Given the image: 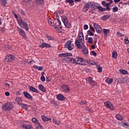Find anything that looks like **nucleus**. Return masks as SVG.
<instances>
[{
  "mask_svg": "<svg viewBox=\"0 0 129 129\" xmlns=\"http://www.w3.org/2000/svg\"><path fill=\"white\" fill-rule=\"evenodd\" d=\"M61 88H62V91L63 92H69V87H68V85H63L62 87H61Z\"/></svg>",
  "mask_w": 129,
  "mask_h": 129,
  "instance_id": "ddd939ff",
  "label": "nucleus"
},
{
  "mask_svg": "<svg viewBox=\"0 0 129 129\" xmlns=\"http://www.w3.org/2000/svg\"><path fill=\"white\" fill-rule=\"evenodd\" d=\"M32 63H35V60L32 59V60H30L29 62H28V64H32Z\"/></svg>",
  "mask_w": 129,
  "mask_h": 129,
  "instance_id": "69168bd1",
  "label": "nucleus"
},
{
  "mask_svg": "<svg viewBox=\"0 0 129 129\" xmlns=\"http://www.w3.org/2000/svg\"><path fill=\"white\" fill-rule=\"evenodd\" d=\"M106 82L108 84H111L112 82H113V79L112 78H108L106 80Z\"/></svg>",
  "mask_w": 129,
  "mask_h": 129,
  "instance_id": "cd10ccee",
  "label": "nucleus"
},
{
  "mask_svg": "<svg viewBox=\"0 0 129 129\" xmlns=\"http://www.w3.org/2000/svg\"><path fill=\"white\" fill-rule=\"evenodd\" d=\"M88 34L89 35V36H94V33L92 32V31L91 30H88Z\"/></svg>",
  "mask_w": 129,
  "mask_h": 129,
  "instance_id": "a18cd8bd",
  "label": "nucleus"
},
{
  "mask_svg": "<svg viewBox=\"0 0 129 129\" xmlns=\"http://www.w3.org/2000/svg\"><path fill=\"white\" fill-rule=\"evenodd\" d=\"M15 59V56L13 55H9L6 56V58H5V61H6V62H11V61H14Z\"/></svg>",
  "mask_w": 129,
  "mask_h": 129,
  "instance_id": "6e6552de",
  "label": "nucleus"
},
{
  "mask_svg": "<svg viewBox=\"0 0 129 129\" xmlns=\"http://www.w3.org/2000/svg\"><path fill=\"white\" fill-rule=\"evenodd\" d=\"M0 4H1V5L4 7H6L7 5V0H1Z\"/></svg>",
  "mask_w": 129,
  "mask_h": 129,
  "instance_id": "72a5a7b5",
  "label": "nucleus"
},
{
  "mask_svg": "<svg viewBox=\"0 0 129 129\" xmlns=\"http://www.w3.org/2000/svg\"><path fill=\"white\" fill-rule=\"evenodd\" d=\"M119 72L120 73H121V74H127V71H126L125 70H119Z\"/></svg>",
  "mask_w": 129,
  "mask_h": 129,
  "instance_id": "a19ab883",
  "label": "nucleus"
},
{
  "mask_svg": "<svg viewBox=\"0 0 129 129\" xmlns=\"http://www.w3.org/2000/svg\"><path fill=\"white\" fill-rule=\"evenodd\" d=\"M80 41H79V40L76 39L75 41V44L78 49H82L83 47H82V46L81 44H80Z\"/></svg>",
  "mask_w": 129,
  "mask_h": 129,
  "instance_id": "4468645a",
  "label": "nucleus"
},
{
  "mask_svg": "<svg viewBox=\"0 0 129 129\" xmlns=\"http://www.w3.org/2000/svg\"><path fill=\"white\" fill-rule=\"evenodd\" d=\"M40 48H51V45L46 43L43 42L41 45H39Z\"/></svg>",
  "mask_w": 129,
  "mask_h": 129,
  "instance_id": "9b49d317",
  "label": "nucleus"
},
{
  "mask_svg": "<svg viewBox=\"0 0 129 129\" xmlns=\"http://www.w3.org/2000/svg\"><path fill=\"white\" fill-rule=\"evenodd\" d=\"M70 56H72V53L67 52L64 53H60L58 54V57H60V58L66 57H69Z\"/></svg>",
  "mask_w": 129,
  "mask_h": 129,
  "instance_id": "1a4fd4ad",
  "label": "nucleus"
},
{
  "mask_svg": "<svg viewBox=\"0 0 129 129\" xmlns=\"http://www.w3.org/2000/svg\"><path fill=\"white\" fill-rule=\"evenodd\" d=\"M62 21L65 26L67 28H68V29H70V27H71V24L70 23H69V21L67 20V18L66 17V16H62L61 17Z\"/></svg>",
  "mask_w": 129,
  "mask_h": 129,
  "instance_id": "39448f33",
  "label": "nucleus"
},
{
  "mask_svg": "<svg viewBox=\"0 0 129 129\" xmlns=\"http://www.w3.org/2000/svg\"><path fill=\"white\" fill-rule=\"evenodd\" d=\"M32 121L34 123H35L36 124H39V120L36 118H33L32 119Z\"/></svg>",
  "mask_w": 129,
  "mask_h": 129,
  "instance_id": "f704fd0d",
  "label": "nucleus"
},
{
  "mask_svg": "<svg viewBox=\"0 0 129 129\" xmlns=\"http://www.w3.org/2000/svg\"><path fill=\"white\" fill-rule=\"evenodd\" d=\"M13 14H14L15 18H16V19H18V15H17V14L14 12V11H13Z\"/></svg>",
  "mask_w": 129,
  "mask_h": 129,
  "instance_id": "0e129e2a",
  "label": "nucleus"
},
{
  "mask_svg": "<svg viewBox=\"0 0 129 129\" xmlns=\"http://www.w3.org/2000/svg\"><path fill=\"white\" fill-rule=\"evenodd\" d=\"M37 124H38V126H36V129H43V126L39 123Z\"/></svg>",
  "mask_w": 129,
  "mask_h": 129,
  "instance_id": "864d4df0",
  "label": "nucleus"
},
{
  "mask_svg": "<svg viewBox=\"0 0 129 129\" xmlns=\"http://www.w3.org/2000/svg\"><path fill=\"white\" fill-rule=\"evenodd\" d=\"M90 7V5L89 3H87L86 5H84V10L85 13H86V12H87V11H88V10H89V8Z\"/></svg>",
  "mask_w": 129,
  "mask_h": 129,
  "instance_id": "aec40b11",
  "label": "nucleus"
},
{
  "mask_svg": "<svg viewBox=\"0 0 129 129\" xmlns=\"http://www.w3.org/2000/svg\"><path fill=\"white\" fill-rule=\"evenodd\" d=\"M117 11H118V8H117L116 6L113 8V12L114 13H115V12H117Z\"/></svg>",
  "mask_w": 129,
  "mask_h": 129,
  "instance_id": "3c124183",
  "label": "nucleus"
},
{
  "mask_svg": "<svg viewBox=\"0 0 129 129\" xmlns=\"http://www.w3.org/2000/svg\"><path fill=\"white\" fill-rule=\"evenodd\" d=\"M86 80L87 81L88 83H94L95 84H96V82L92 80V78L91 77L87 78Z\"/></svg>",
  "mask_w": 129,
  "mask_h": 129,
  "instance_id": "f3484780",
  "label": "nucleus"
},
{
  "mask_svg": "<svg viewBox=\"0 0 129 129\" xmlns=\"http://www.w3.org/2000/svg\"><path fill=\"white\" fill-rule=\"evenodd\" d=\"M124 125H125L126 126H127L126 128H129V124H127V123L124 122Z\"/></svg>",
  "mask_w": 129,
  "mask_h": 129,
  "instance_id": "338daca9",
  "label": "nucleus"
},
{
  "mask_svg": "<svg viewBox=\"0 0 129 129\" xmlns=\"http://www.w3.org/2000/svg\"><path fill=\"white\" fill-rule=\"evenodd\" d=\"M13 103L8 102L2 106V109L3 110H11V109H13Z\"/></svg>",
  "mask_w": 129,
  "mask_h": 129,
  "instance_id": "f03ea898",
  "label": "nucleus"
},
{
  "mask_svg": "<svg viewBox=\"0 0 129 129\" xmlns=\"http://www.w3.org/2000/svg\"><path fill=\"white\" fill-rule=\"evenodd\" d=\"M104 104L106 107H108V108H109L110 109H113V106H112V104H111L110 102H105Z\"/></svg>",
  "mask_w": 129,
  "mask_h": 129,
  "instance_id": "9d476101",
  "label": "nucleus"
},
{
  "mask_svg": "<svg viewBox=\"0 0 129 129\" xmlns=\"http://www.w3.org/2000/svg\"><path fill=\"white\" fill-rule=\"evenodd\" d=\"M64 48H68V50L71 51L74 49V44L72 43V41H71V40H69L65 44Z\"/></svg>",
  "mask_w": 129,
  "mask_h": 129,
  "instance_id": "20e7f679",
  "label": "nucleus"
},
{
  "mask_svg": "<svg viewBox=\"0 0 129 129\" xmlns=\"http://www.w3.org/2000/svg\"><path fill=\"white\" fill-rule=\"evenodd\" d=\"M83 47L82 48V51L84 53V54H85L86 55H87L88 54V49L86 48V46L84 44Z\"/></svg>",
  "mask_w": 129,
  "mask_h": 129,
  "instance_id": "412c9836",
  "label": "nucleus"
},
{
  "mask_svg": "<svg viewBox=\"0 0 129 129\" xmlns=\"http://www.w3.org/2000/svg\"><path fill=\"white\" fill-rule=\"evenodd\" d=\"M29 90H30V91H32V92H35L36 93H39V91H38V90L37 89L35 88V87H34L33 86L29 87Z\"/></svg>",
  "mask_w": 129,
  "mask_h": 129,
  "instance_id": "6ab92c4d",
  "label": "nucleus"
},
{
  "mask_svg": "<svg viewBox=\"0 0 129 129\" xmlns=\"http://www.w3.org/2000/svg\"><path fill=\"white\" fill-rule=\"evenodd\" d=\"M18 23L21 28H25L26 31H29V26H28V24H27V22L20 19V20H18Z\"/></svg>",
  "mask_w": 129,
  "mask_h": 129,
  "instance_id": "f257e3e1",
  "label": "nucleus"
},
{
  "mask_svg": "<svg viewBox=\"0 0 129 129\" xmlns=\"http://www.w3.org/2000/svg\"><path fill=\"white\" fill-rule=\"evenodd\" d=\"M84 30H87V29H88V25H85L84 26Z\"/></svg>",
  "mask_w": 129,
  "mask_h": 129,
  "instance_id": "052dcab7",
  "label": "nucleus"
},
{
  "mask_svg": "<svg viewBox=\"0 0 129 129\" xmlns=\"http://www.w3.org/2000/svg\"><path fill=\"white\" fill-rule=\"evenodd\" d=\"M19 105H20V106L22 107V108H24V109H25L26 110H28V105H27L26 104L21 103Z\"/></svg>",
  "mask_w": 129,
  "mask_h": 129,
  "instance_id": "a878e982",
  "label": "nucleus"
},
{
  "mask_svg": "<svg viewBox=\"0 0 129 129\" xmlns=\"http://www.w3.org/2000/svg\"><path fill=\"white\" fill-rule=\"evenodd\" d=\"M88 42L89 44H93V38L92 37H89L88 39Z\"/></svg>",
  "mask_w": 129,
  "mask_h": 129,
  "instance_id": "79ce46f5",
  "label": "nucleus"
},
{
  "mask_svg": "<svg viewBox=\"0 0 129 129\" xmlns=\"http://www.w3.org/2000/svg\"><path fill=\"white\" fill-rule=\"evenodd\" d=\"M110 5H111V4L109 3L106 4L105 7L106 10H107V11H110V8H109V6Z\"/></svg>",
  "mask_w": 129,
  "mask_h": 129,
  "instance_id": "4c0bfd02",
  "label": "nucleus"
},
{
  "mask_svg": "<svg viewBox=\"0 0 129 129\" xmlns=\"http://www.w3.org/2000/svg\"><path fill=\"white\" fill-rule=\"evenodd\" d=\"M5 95H6V96H10V92H5Z\"/></svg>",
  "mask_w": 129,
  "mask_h": 129,
  "instance_id": "774afa93",
  "label": "nucleus"
},
{
  "mask_svg": "<svg viewBox=\"0 0 129 129\" xmlns=\"http://www.w3.org/2000/svg\"><path fill=\"white\" fill-rule=\"evenodd\" d=\"M97 9L100 12H105L106 10V8H102L101 6H98Z\"/></svg>",
  "mask_w": 129,
  "mask_h": 129,
  "instance_id": "473e14b6",
  "label": "nucleus"
},
{
  "mask_svg": "<svg viewBox=\"0 0 129 129\" xmlns=\"http://www.w3.org/2000/svg\"><path fill=\"white\" fill-rule=\"evenodd\" d=\"M103 32L104 34L105 37H107V35H108V34H109L110 31L109 30V29H103Z\"/></svg>",
  "mask_w": 129,
  "mask_h": 129,
  "instance_id": "5701e85b",
  "label": "nucleus"
},
{
  "mask_svg": "<svg viewBox=\"0 0 129 129\" xmlns=\"http://www.w3.org/2000/svg\"><path fill=\"white\" fill-rule=\"evenodd\" d=\"M53 123H55V124H57V125H59V124L61 123V122H60V121H58L55 119L53 120Z\"/></svg>",
  "mask_w": 129,
  "mask_h": 129,
  "instance_id": "c03bdc74",
  "label": "nucleus"
},
{
  "mask_svg": "<svg viewBox=\"0 0 129 129\" xmlns=\"http://www.w3.org/2000/svg\"><path fill=\"white\" fill-rule=\"evenodd\" d=\"M86 110H87L89 112H93V110L89 108L88 107H86Z\"/></svg>",
  "mask_w": 129,
  "mask_h": 129,
  "instance_id": "8fccbe9b",
  "label": "nucleus"
},
{
  "mask_svg": "<svg viewBox=\"0 0 129 129\" xmlns=\"http://www.w3.org/2000/svg\"><path fill=\"white\" fill-rule=\"evenodd\" d=\"M33 68L34 69H37L39 71H42L43 70V67H38L37 66H34Z\"/></svg>",
  "mask_w": 129,
  "mask_h": 129,
  "instance_id": "c85d7f7f",
  "label": "nucleus"
},
{
  "mask_svg": "<svg viewBox=\"0 0 129 129\" xmlns=\"http://www.w3.org/2000/svg\"><path fill=\"white\" fill-rule=\"evenodd\" d=\"M124 78H119L117 79L118 83H124Z\"/></svg>",
  "mask_w": 129,
  "mask_h": 129,
  "instance_id": "393cba45",
  "label": "nucleus"
},
{
  "mask_svg": "<svg viewBox=\"0 0 129 129\" xmlns=\"http://www.w3.org/2000/svg\"><path fill=\"white\" fill-rule=\"evenodd\" d=\"M91 54H92L93 56H96V55L97 54V53L93 50L91 51Z\"/></svg>",
  "mask_w": 129,
  "mask_h": 129,
  "instance_id": "13d9d810",
  "label": "nucleus"
},
{
  "mask_svg": "<svg viewBox=\"0 0 129 129\" xmlns=\"http://www.w3.org/2000/svg\"><path fill=\"white\" fill-rule=\"evenodd\" d=\"M41 117L42 120L45 122H46V121H49V120H51V118H48L46 117L45 115H42Z\"/></svg>",
  "mask_w": 129,
  "mask_h": 129,
  "instance_id": "b1692460",
  "label": "nucleus"
},
{
  "mask_svg": "<svg viewBox=\"0 0 129 129\" xmlns=\"http://www.w3.org/2000/svg\"><path fill=\"white\" fill-rule=\"evenodd\" d=\"M109 18H110V15H104L102 17V20H103V21H106V20H107V19H109Z\"/></svg>",
  "mask_w": 129,
  "mask_h": 129,
  "instance_id": "bb28decb",
  "label": "nucleus"
},
{
  "mask_svg": "<svg viewBox=\"0 0 129 129\" xmlns=\"http://www.w3.org/2000/svg\"><path fill=\"white\" fill-rule=\"evenodd\" d=\"M46 37L47 38L48 40H50L51 41L54 40V38H53L52 36H48L46 35Z\"/></svg>",
  "mask_w": 129,
  "mask_h": 129,
  "instance_id": "603ef678",
  "label": "nucleus"
},
{
  "mask_svg": "<svg viewBox=\"0 0 129 129\" xmlns=\"http://www.w3.org/2000/svg\"><path fill=\"white\" fill-rule=\"evenodd\" d=\"M56 98H57V99L58 100L63 101V100H64L65 99V97H64V96H63V95H62L61 94H59L56 96Z\"/></svg>",
  "mask_w": 129,
  "mask_h": 129,
  "instance_id": "2eb2a0df",
  "label": "nucleus"
},
{
  "mask_svg": "<svg viewBox=\"0 0 129 129\" xmlns=\"http://www.w3.org/2000/svg\"><path fill=\"white\" fill-rule=\"evenodd\" d=\"M115 117L118 120H122V119H123V117L118 114L116 115Z\"/></svg>",
  "mask_w": 129,
  "mask_h": 129,
  "instance_id": "7c9ffc66",
  "label": "nucleus"
},
{
  "mask_svg": "<svg viewBox=\"0 0 129 129\" xmlns=\"http://www.w3.org/2000/svg\"><path fill=\"white\" fill-rule=\"evenodd\" d=\"M90 7L91 8V9H94V10L97 9L98 6L95 5V3L93 2H90L89 3Z\"/></svg>",
  "mask_w": 129,
  "mask_h": 129,
  "instance_id": "dca6fc26",
  "label": "nucleus"
},
{
  "mask_svg": "<svg viewBox=\"0 0 129 129\" xmlns=\"http://www.w3.org/2000/svg\"><path fill=\"white\" fill-rule=\"evenodd\" d=\"M117 35L119 37H122V34L120 33V32H117Z\"/></svg>",
  "mask_w": 129,
  "mask_h": 129,
  "instance_id": "680f3d73",
  "label": "nucleus"
},
{
  "mask_svg": "<svg viewBox=\"0 0 129 129\" xmlns=\"http://www.w3.org/2000/svg\"><path fill=\"white\" fill-rule=\"evenodd\" d=\"M102 5L104 6V7H105V6H106V2H105V1L102 2Z\"/></svg>",
  "mask_w": 129,
  "mask_h": 129,
  "instance_id": "e2e57ef3",
  "label": "nucleus"
},
{
  "mask_svg": "<svg viewBox=\"0 0 129 129\" xmlns=\"http://www.w3.org/2000/svg\"><path fill=\"white\" fill-rule=\"evenodd\" d=\"M112 54L113 58H114L115 59L117 58V52H116V51H113Z\"/></svg>",
  "mask_w": 129,
  "mask_h": 129,
  "instance_id": "58836bf2",
  "label": "nucleus"
},
{
  "mask_svg": "<svg viewBox=\"0 0 129 129\" xmlns=\"http://www.w3.org/2000/svg\"><path fill=\"white\" fill-rule=\"evenodd\" d=\"M74 59L75 58H70L69 57L67 58V60H68V61H69V62H72V63H73V64H74Z\"/></svg>",
  "mask_w": 129,
  "mask_h": 129,
  "instance_id": "ea45409f",
  "label": "nucleus"
},
{
  "mask_svg": "<svg viewBox=\"0 0 129 129\" xmlns=\"http://www.w3.org/2000/svg\"><path fill=\"white\" fill-rule=\"evenodd\" d=\"M79 41L82 44L83 46H84V35H83V33L80 32L79 33Z\"/></svg>",
  "mask_w": 129,
  "mask_h": 129,
  "instance_id": "423d86ee",
  "label": "nucleus"
},
{
  "mask_svg": "<svg viewBox=\"0 0 129 129\" xmlns=\"http://www.w3.org/2000/svg\"><path fill=\"white\" fill-rule=\"evenodd\" d=\"M23 129H31L32 126L28 124H24L23 125Z\"/></svg>",
  "mask_w": 129,
  "mask_h": 129,
  "instance_id": "2f4dec72",
  "label": "nucleus"
},
{
  "mask_svg": "<svg viewBox=\"0 0 129 129\" xmlns=\"http://www.w3.org/2000/svg\"><path fill=\"white\" fill-rule=\"evenodd\" d=\"M87 103V102L86 101H81V102H80V104H86Z\"/></svg>",
  "mask_w": 129,
  "mask_h": 129,
  "instance_id": "4d7b16f0",
  "label": "nucleus"
},
{
  "mask_svg": "<svg viewBox=\"0 0 129 129\" xmlns=\"http://www.w3.org/2000/svg\"><path fill=\"white\" fill-rule=\"evenodd\" d=\"M94 27L96 30L99 29L100 28V26H99L98 24L95 23L94 24Z\"/></svg>",
  "mask_w": 129,
  "mask_h": 129,
  "instance_id": "37998d69",
  "label": "nucleus"
},
{
  "mask_svg": "<svg viewBox=\"0 0 129 129\" xmlns=\"http://www.w3.org/2000/svg\"><path fill=\"white\" fill-rule=\"evenodd\" d=\"M51 103H52V104H54V105H58L57 104V102H56V101H55L54 100H51Z\"/></svg>",
  "mask_w": 129,
  "mask_h": 129,
  "instance_id": "5fc2aeb1",
  "label": "nucleus"
},
{
  "mask_svg": "<svg viewBox=\"0 0 129 129\" xmlns=\"http://www.w3.org/2000/svg\"><path fill=\"white\" fill-rule=\"evenodd\" d=\"M38 88L41 91H42V92H46V88H45L43 85H39L38 86Z\"/></svg>",
  "mask_w": 129,
  "mask_h": 129,
  "instance_id": "4be33fe9",
  "label": "nucleus"
},
{
  "mask_svg": "<svg viewBox=\"0 0 129 129\" xmlns=\"http://www.w3.org/2000/svg\"><path fill=\"white\" fill-rule=\"evenodd\" d=\"M23 94L26 98H28V99H33V97L27 92H23Z\"/></svg>",
  "mask_w": 129,
  "mask_h": 129,
  "instance_id": "f8f14e48",
  "label": "nucleus"
},
{
  "mask_svg": "<svg viewBox=\"0 0 129 129\" xmlns=\"http://www.w3.org/2000/svg\"><path fill=\"white\" fill-rule=\"evenodd\" d=\"M124 42L125 44H128V37L127 36L125 37Z\"/></svg>",
  "mask_w": 129,
  "mask_h": 129,
  "instance_id": "09e8293b",
  "label": "nucleus"
},
{
  "mask_svg": "<svg viewBox=\"0 0 129 129\" xmlns=\"http://www.w3.org/2000/svg\"><path fill=\"white\" fill-rule=\"evenodd\" d=\"M17 31L19 32V34L22 36L24 39L27 38V36L26 35V33H25V31L22 29V28L17 27Z\"/></svg>",
  "mask_w": 129,
  "mask_h": 129,
  "instance_id": "0eeeda50",
  "label": "nucleus"
},
{
  "mask_svg": "<svg viewBox=\"0 0 129 129\" xmlns=\"http://www.w3.org/2000/svg\"><path fill=\"white\" fill-rule=\"evenodd\" d=\"M48 24L50 25V26H55L56 25V21H54L52 19H49L48 20Z\"/></svg>",
  "mask_w": 129,
  "mask_h": 129,
  "instance_id": "a211bd4d",
  "label": "nucleus"
},
{
  "mask_svg": "<svg viewBox=\"0 0 129 129\" xmlns=\"http://www.w3.org/2000/svg\"><path fill=\"white\" fill-rule=\"evenodd\" d=\"M67 3H69L70 5H73L74 1L73 0H66Z\"/></svg>",
  "mask_w": 129,
  "mask_h": 129,
  "instance_id": "de8ad7c7",
  "label": "nucleus"
},
{
  "mask_svg": "<svg viewBox=\"0 0 129 129\" xmlns=\"http://www.w3.org/2000/svg\"><path fill=\"white\" fill-rule=\"evenodd\" d=\"M97 68L98 72H99L100 73H101V72H102V68L100 67V65H97Z\"/></svg>",
  "mask_w": 129,
  "mask_h": 129,
  "instance_id": "e433bc0d",
  "label": "nucleus"
},
{
  "mask_svg": "<svg viewBox=\"0 0 129 129\" xmlns=\"http://www.w3.org/2000/svg\"><path fill=\"white\" fill-rule=\"evenodd\" d=\"M40 80H41L42 81V82H45V81H46L45 76H41L40 78Z\"/></svg>",
  "mask_w": 129,
  "mask_h": 129,
  "instance_id": "6e6d98bb",
  "label": "nucleus"
},
{
  "mask_svg": "<svg viewBox=\"0 0 129 129\" xmlns=\"http://www.w3.org/2000/svg\"><path fill=\"white\" fill-rule=\"evenodd\" d=\"M16 101H17V102H18L19 105L22 104V99H21V98L20 97H17L16 99Z\"/></svg>",
  "mask_w": 129,
  "mask_h": 129,
  "instance_id": "c756f323",
  "label": "nucleus"
},
{
  "mask_svg": "<svg viewBox=\"0 0 129 129\" xmlns=\"http://www.w3.org/2000/svg\"><path fill=\"white\" fill-rule=\"evenodd\" d=\"M90 29L92 30V32H94V28L92 27L91 25H90Z\"/></svg>",
  "mask_w": 129,
  "mask_h": 129,
  "instance_id": "bf43d9fd",
  "label": "nucleus"
},
{
  "mask_svg": "<svg viewBox=\"0 0 129 129\" xmlns=\"http://www.w3.org/2000/svg\"><path fill=\"white\" fill-rule=\"evenodd\" d=\"M96 31L97 33H98V34H101V32H102V29H101V27H100L99 28L97 29Z\"/></svg>",
  "mask_w": 129,
  "mask_h": 129,
  "instance_id": "49530a36",
  "label": "nucleus"
},
{
  "mask_svg": "<svg viewBox=\"0 0 129 129\" xmlns=\"http://www.w3.org/2000/svg\"><path fill=\"white\" fill-rule=\"evenodd\" d=\"M36 5H42V4H44V0H36Z\"/></svg>",
  "mask_w": 129,
  "mask_h": 129,
  "instance_id": "c9c22d12",
  "label": "nucleus"
},
{
  "mask_svg": "<svg viewBox=\"0 0 129 129\" xmlns=\"http://www.w3.org/2000/svg\"><path fill=\"white\" fill-rule=\"evenodd\" d=\"M79 64L80 65H85L86 63L83 58L82 57H78L74 59V63Z\"/></svg>",
  "mask_w": 129,
  "mask_h": 129,
  "instance_id": "7ed1b4c3",
  "label": "nucleus"
}]
</instances>
